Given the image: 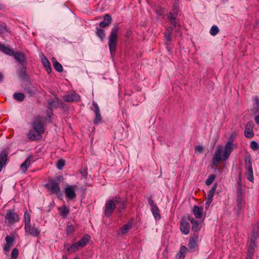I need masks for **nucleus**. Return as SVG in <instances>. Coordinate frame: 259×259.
<instances>
[{
	"label": "nucleus",
	"instance_id": "1",
	"mask_svg": "<svg viewBox=\"0 0 259 259\" xmlns=\"http://www.w3.org/2000/svg\"><path fill=\"white\" fill-rule=\"evenodd\" d=\"M116 206L120 211L126 207L125 201L118 195L106 201L104 211L105 215L107 218L110 217L114 212Z\"/></svg>",
	"mask_w": 259,
	"mask_h": 259
},
{
	"label": "nucleus",
	"instance_id": "2",
	"mask_svg": "<svg viewBox=\"0 0 259 259\" xmlns=\"http://www.w3.org/2000/svg\"><path fill=\"white\" fill-rule=\"evenodd\" d=\"M119 27L117 25L114 26L111 29L108 37V46L110 53L112 56L114 55L117 49L118 43V32Z\"/></svg>",
	"mask_w": 259,
	"mask_h": 259
},
{
	"label": "nucleus",
	"instance_id": "3",
	"mask_svg": "<svg viewBox=\"0 0 259 259\" xmlns=\"http://www.w3.org/2000/svg\"><path fill=\"white\" fill-rule=\"evenodd\" d=\"M245 168L246 169L245 175L247 179L251 182H253L254 177L253 175V169L252 166V160L250 155H248L245 157Z\"/></svg>",
	"mask_w": 259,
	"mask_h": 259
},
{
	"label": "nucleus",
	"instance_id": "4",
	"mask_svg": "<svg viewBox=\"0 0 259 259\" xmlns=\"http://www.w3.org/2000/svg\"><path fill=\"white\" fill-rule=\"evenodd\" d=\"M5 219L7 221L8 225L11 226L19 221V217L14 210L9 209L7 211Z\"/></svg>",
	"mask_w": 259,
	"mask_h": 259
},
{
	"label": "nucleus",
	"instance_id": "5",
	"mask_svg": "<svg viewBox=\"0 0 259 259\" xmlns=\"http://www.w3.org/2000/svg\"><path fill=\"white\" fill-rule=\"evenodd\" d=\"M51 194H57L60 191V183L55 180H49V183L45 185Z\"/></svg>",
	"mask_w": 259,
	"mask_h": 259
},
{
	"label": "nucleus",
	"instance_id": "6",
	"mask_svg": "<svg viewBox=\"0 0 259 259\" xmlns=\"http://www.w3.org/2000/svg\"><path fill=\"white\" fill-rule=\"evenodd\" d=\"M31 125L32 129L39 132L42 134L44 133L45 127L41 117L39 116H35L31 122Z\"/></svg>",
	"mask_w": 259,
	"mask_h": 259
},
{
	"label": "nucleus",
	"instance_id": "7",
	"mask_svg": "<svg viewBox=\"0 0 259 259\" xmlns=\"http://www.w3.org/2000/svg\"><path fill=\"white\" fill-rule=\"evenodd\" d=\"M189 217L188 218L181 219L180 224V229L182 233L185 235L189 234L190 229Z\"/></svg>",
	"mask_w": 259,
	"mask_h": 259
},
{
	"label": "nucleus",
	"instance_id": "8",
	"mask_svg": "<svg viewBox=\"0 0 259 259\" xmlns=\"http://www.w3.org/2000/svg\"><path fill=\"white\" fill-rule=\"evenodd\" d=\"M76 188L77 186L76 185H67L64 189V193L66 197L69 200L74 199L76 196L75 193Z\"/></svg>",
	"mask_w": 259,
	"mask_h": 259
},
{
	"label": "nucleus",
	"instance_id": "9",
	"mask_svg": "<svg viewBox=\"0 0 259 259\" xmlns=\"http://www.w3.org/2000/svg\"><path fill=\"white\" fill-rule=\"evenodd\" d=\"M25 231L26 234L33 236L38 237L40 235V230L38 227L31 226V224L24 226Z\"/></svg>",
	"mask_w": 259,
	"mask_h": 259
},
{
	"label": "nucleus",
	"instance_id": "10",
	"mask_svg": "<svg viewBox=\"0 0 259 259\" xmlns=\"http://www.w3.org/2000/svg\"><path fill=\"white\" fill-rule=\"evenodd\" d=\"M235 148H236V146L233 145L232 142H228L225 146L224 151L222 155V160L224 161L226 160L229 157L232 150Z\"/></svg>",
	"mask_w": 259,
	"mask_h": 259
},
{
	"label": "nucleus",
	"instance_id": "11",
	"mask_svg": "<svg viewBox=\"0 0 259 259\" xmlns=\"http://www.w3.org/2000/svg\"><path fill=\"white\" fill-rule=\"evenodd\" d=\"M8 151L4 149L0 152V172L6 166L8 162Z\"/></svg>",
	"mask_w": 259,
	"mask_h": 259
},
{
	"label": "nucleus",
	"instance_id": "12",
	"mask_svg": "<svg viewBox=\"0 0 259 259\" xmlns=\"http://www.w3.org/2000/svg\"><path fill=\"white\" fill-rule=\"evenodd\" d=\"M259 238V224L256 223L253 226L251 234L250 236V243L256 244V240Z\"/></svg>",
	"mask_w": 259,
	"mask_h": 259
},
{
	"label": "nucleus",
	"instance_id": "13",
	"mask_svg": "<svg viewBox=\"0 0 259 259\" xmlns=\"http://www.w3.org/2000/svg\"><path fill=\"white\" fill-rule=\"evenodd\" d=\"M13 56L21 66L27 65V58L24 53L20 52H15Z\"/></svg>",
	"mask_w": 259,
	"mask_h": 259
},
{
	"label": "nucleus",
	"instance_id": "14",
	"mask_svg": "<svg viewBox=\"0 0 259 259\" xmlns=\"http://www.w3.org/2000/svg\"><path fill=\"white\" fill-rule=\"evenodd\" d=\"M41 134L39 132L32 129L29 130L26 135L29 140L34 141L39 140L41 137Z\"/></svg>",
	"mask_w": 259,
	"mask_h": 259
},
{
	"label": "nucleus",
	"instance_id": "15",
	"mask_svg": "<svg viewBox=\"0 0 259 259\" xmlns=\"http://www.w3.org/2000/svg\"><path fill=\"white\" fill-rule=\"evenodd\" d=\"M63 99L68 102H79L80 100V97L77 93L73 92L64 96Z\"/></svg>",
	"mask_w": 259,
	"mask_h": 259
},
{
	"label": "nucleus",
	"instance_id": "16",
	"mask_svg": "<svg viewBox=\"0 0 259 259\" xmlns=\"http://www.w3.org/2000/svg\"><path fill=\"white\" fill-rule=\"evenodd\" d=\"M222 152V148L219 147L214 152V156L212 159V165L215 166L218 164L222 159L221 158V153Z\"/></svg>",
	"mask_w": 259,
	"mask_h": 259
},
{
	"label": "nucleus",
	"instance_id": "17",
	"mask_svg": "<svg viewBox=\"0 0 259 259\" xmlns=\"http://www.w3.org/2000/svg\"><path fill=\"white\" fill-rule=\"evenodd\" d=\"M198 236L196 233H194L192 237H190L189 241L188 247L192 251H195L197 246V240Z\"/></svg>",
	"mask_w": 259,
	"mask_h": 259
},
{
	"label": "nucleus",
	"instance_id": "18",
	"mask_svg": "<svg viewBox=\"0 0 259 259\" xmlns=\"http://www.w3.org/2000/svg\"><path fill=\"white\" fill-rule=\"evenodd\" d=\"M34 157L32 155H29L27 158L23 162L20 166V170L23 173H25L27 168L31 164L32 161H33Z\"/></svg>",
	"mask_w": 259,
	"mask_h": 259
},
{
	"label": "nucleus",
	"instance_id": "19",
	"mask_svg": "<svg viewBox=\"0 0 259 259\" xmlns=\"http://www.w3.org/2000/svg\"><path fill=\"white\" fill-rule=\"evenodd\" d=\"M18 74L20 78L24 80H28L29 77L26 73V65H22L18 70Z\"/></svg>",
	"mask_w": 259,
	"mask_h": 259
},
{
	"label": "nucleus",
	"instance_id": "20",
	"mask_svg": "<svg viewBox=\"0 0 259 259\" xmlns=\"http://www.w3.org/2000/svg\"><path fill=\"white\" fill-rule=\"evenodd\" d=\"M111 20L112 18L111 16L108 14H105L104 16L103 21L100 23L99 26L101 28L106 27L111 24Z\"/></svg>",
	"mask_w": 259,
	"mask_h": 259
},
{
	"label": "nucleus",
	"instance_id": "21",
	"mask_svg": "<svg viewBox=\"0 0 259 259\" xmlns=\"http://www.w3.org/2000/svg\"><path fill=\"white\" fill-rule=\"evenodd\" d=\"M256 244L250 243L247 248V256L246 259H252Z\"/></svg>",
	"mask_w": 259,
	"mask_h": 259
},
{
	"label": "nucleus",
	"instance_id": "22",
	"mask_svg": "<svg viewBox=\"0 0 259 259\" xmlns=\"http://www.w3.org/2000/svg\"><path fill=\"white\" fill-rule=\"evenodd\" d=\"M24 91L28 93L30 96H32L37 92V89L31 83L26 84L24 87Z\"/></svg>",
	"mask_w": 259,
	"mask_h": 259
},
{
	"label": "nucleus",
	"instance_id": "23",
	"mask_svg": "<svg viewBox=\"0 0 259 259\" xmlns=\"http://www.w3.org/2000/svg\"><path fill=\"white\" fill-rule=\"evenodd\" d=\"M187 250L188 248L185 246H181L180 247V251L176 255L175 258L184 259L186 255Z\"/></svg>",
	"mask_w": 259,
	"mask_h": 259
},
{
	"label": "nucleus",
	"instance_id": "24",
	"mask_svg": "<svg viewBox=\"0 0 259 259\" xmlns=\"http://www.w3.org/2000/svg\"><path fill=\"white\" fill-rule=\"evenodd\" d=\"M190 222L192 224V230L195 233L197 232L200 230V223L197 221L194 220L193 217H189Z\"/></svg>",
	"mask_w": 259,
	"mask_h": 259
},
{
	"label": "nucleus",
	"instance_id": "25",
	"mask_svg": "<svg viewBox=\"0 0 259 259\" xmlns=\"http://www.w3.org/2000/svg\"><path fill=\"white\" fill-rule=\"evenodd\" d=\"M0 51L10 56H13L15 53L13 50L1 44H0Z\"/></svg>",
	"mask_w": 259,
	"mask_h": 259
},
{
	"label": "nucleus",
	"instance_id": "26",
	"mask_svg": "<svg viewBox=\"0 0 259 259\" xmlns=\"http://www.w3.org/2000/svg\"><path fill=\"white\" fill-rule=\"evenodd\" d=\"M203 208L201 207L195 205L193 208V212L196 218L200 219L202 217Z\"/></svg>",
	"mask_w": 259,
	"mask_h": 259
},
{
	"label": "nucleus",
	"instance_id": "27",
	"mask_svg": "<svg viewBox=\"0 0 259 259\" xmlns=\"http://www.w3.org/2000/svg\"><path fill=\"white\" fill-rule=\"evenodd\" d=\"M90 239V236L88 234H85L77 242L78 245H79L80 247H83L89 243Z\"/></svg>",
	"mask_w": 259,
	"mask_h": 259
},
{
	"label": "nucleus",
	"instance_id": "28",
	"mask_svg": "<svg viewBox=\"0 0 259 259\" xmlns=\"http://www.w3.org/2000/svg\"><path fill=\"white\" fill-rule=\"evenodd\" d=\"M51 60L55 69L59 72H62L63 70L62 65L57 61L55 57H52Z\"/></svg>",
	"mask_w": 259,
	"mask_h": 259
},
{
	"label": "nucleus",
	"instance_id": "29",
	"mask_svg": "<svg viewBox=\"0 0 259 259\" xmlns=\"http://www.w3.org/2000/svg\"><path fill=\"white\" fill-rule=\"evenodd\" d=\"M236 202L237 204L235 208V211L237 214L239 215L241 213V210L244 207L243 199H236Z\"/></svg>",
	"mask_w": 259,
	"mask_h": 259
},
{
	"label": "nucleus",
	"instance_id": "30",
	"mask_svg": "<svg viewBox=\"0 0 259 259\" xmlns=\"http://www.w3.org/2000/svg\"><path fill=\"white\" fill-rule=\"evenodd\" d=\"M177 15V14H173V12H170L168 16V18L170 23L174 27H177V22L176 20V17Z\"/></svg>",
	"mask_w": 259,
	"mask_h": 259
},
{
	"label": "nucleus",
	"instance_id": "31",
	"mask_svg": "<svg viewBox=\"0 0 259 259\" xmlns=\"http://www.w3.org/2000/svg\"><path fill=\"white\" fill-rule=\"evenodd\" d=\"M154 218L156 220H159L161 218L160 210L157 206L151 208Z\"/></svg>",
	"mask_w": 259,
	"mask_h": 259
},
{
	"label": "nucleus",
	"instance_id": "32",
	"mask_svg": "<svg viewBox=\"0 0 259 259\" xmlns=\"http://www.w3.org/2000/svg\"><path fill=\"white\" fill-rule=\"evenodd\" d=\"M96 35L100 38L101 41H103L105 37V31L101 28H96Z\"/></svg>",
	"mask_w": 259,
	"mask_h": 259
},
{
	"label": "nucleus",
	"instance_id": "33",
	"mask_svg": "<svg viewBox=\"0 0 259 259\" xmlns=\"http://www.w3.org/2000/svg\"><path fill=\"white\" fill-rule=\"evenodd\" d=\"M41 61H42V63L44 66L46 68V70L47 72L48 73H50L51 72L52 69H51L50 63L49 60L45 57H44L43 58H42Z\"/></svg>",
	"mask_w": 259,
	"mask_h": 259
},
{
	"label": "nucleus",
	"instance_id": "34",
	"mask_svg": "<svg viewBox=\"0 0 259 259\" xmlns=\"http://www.w3.org/2000/svg\"><path fill=\"white\" fill-rule=\"evenodd\" d=\"M254 104L252 108V112L254 114L259 113V98L257 97H254L253 99Z\"/></svg>",
	"mask_w": 259,
	"mask_h": 259
},
{
	"label": "nucleus",
	"instance_id": "35",
	"mask_svg": "<svg viewBox=\"0 0 259 259\" xmlns=\"http://www.w3.org/2000/svg\"><path fill=\"white\" fill-rule=\"evenodd\" d=\"M59 210L60 214L64 219H65L69 213V209L66 206L60 207L59 208Z\"/></svg>",
	"mask_w": 259,
	"mask_h": 259
},
{
	"label": "nucleus",
	"instance_id": "36",
	"mask_svg": "<svg viewBox=\"0 0 259 259\" xmlns=\"http://www.w3.org/2000/svg\"><path fill=\"white\" fill-rule=\"evenodd\" d=\"M133 225V222H129L126 224L123 225V226L121 229V232L122 234H126L128 231L132 228Z\"/></svg>",
	"mask_w": 259,
	"mask_h": 259
},
{
	"label": "nucleus",
	"instance_id": "37",
	"mask_svg": "<svg viewBox=\"0 0 259 259\" xmlns=\"http://www.w3.org/2000/svg\"><path fill=\"white\" fill-rule=\"evenodd\" d=\"M14 99L18 101V102H22L25 98V95L23 93H15L13 94Z\"/></svg>",
	"mask_w": 259,
	"mask_h": 259
},
{
	"label": "nucleus",
	"instance_id": "38",
	"mask_svg": "<svg viewBox=\"0 0 259 259\" xmlns=\"http://www.w3.org/2000/svg\"><path fill=\"white\" fill-rule=\"evenodd\" d=\"M244 133L245 137L249 139L252 138L254 135L253 129L249 128H245Z\"/></svg>",
	"mask_w": 259,
	"mask_h": 259
},
{
	"label": "nucleus",
	"instance_id": "39",
	"mask_svg": "<svg viewBox=\"0 0 259 259\" xmlns=\"http://www.w3.org/2000/svg\"><path fill=\"white\" fill-rule=\"evenodd\" d=\"M79 247H80L79 245H78V243H75L72 244L70 246L67 248L68 251L69 252H75L77 251Z\"/></svg>",
	"mask_w": 259,
	"mask_h": 259
},
{
	"label": "nucleus",
	"instance_id": "40",
	"mask_svg": "<svg viewBox=\"0 0 259 259\" xmlns=\"http://www.w3.org/2000/svg\"><path fill=\"white\" fill-rule=\"evenodd\" d=\"M30 220H31V219H30V214L27 211H25L24 213V223H25L24 226H26L30 225L31 224Z\"/></svg>",
	"mask_w": 259,
	"mask_h": 259
},
{
	"label": "nucleus",
	"instance_id": "41",
	"mask_svg": "<svg viewBox=\"0 0 259 259\" xmlns=\"http://www.w3.org/2000/svg\"><path fill=\"white\" fill-rule=\"evenodd\" d=\"M215 178L216 176L214 174L209 175L207 179L205 182V184L207 186L210 185L213 183Z\"/></svg>",
	"mask_w": 259,
	"mask_h": 259
},
{
	"label": "nucleus",
	"instance_id": "42",
	"mask_svg": "<svg viewBox=\"0 0 259 259\" xmlns=\"http://www.w3.org/2000/svg\"><path fill=\"white\" fill-rule=\"evenodd\" d=\"M75 231V227L71 224H68L66 227V233L68 235L72 234Z\"/></svg>",
	"mask_w": 259,
	"mask_h": 259
},
{
	"label": "nucleus",
	"instance_id": "43",
	"mask_svg": "<svg viewBox=\"0 0 259 259\" xmlns=\"http://www.w3.org/2000/svg\"><path fill=\"white\" fill-rule=\"evenodd\" d=\"M171 35L172 34L165 32L164 33V38L166 40L165 42V45L166 46V48H168V46L169 45V42L171 40Z\"/></svg>",
	"mask_w": 259,
	"mask_h": 259
},
{
	"label": "nucleus",
	"instance_id": "44",
	"mask_svg": "<svg viewBox=\"0 0 259 259\" xmlns=\"http://www.w3.org/2000/svg\"><path fill=\"white\" fill-rule=\"evenodd\" d=\"M219 32V29L216 25H213L210 30V34L212 36H215Z\"/></svg>",
	"mask_w": 259,
	"mask_h": 259
},
{
	"label": "nucleus",
	"instance_id": "45",
	"mask_svg": "<svg viewBox=\"0 0 259 259\" xmlns=\"http://www.w3.org/2000/svg\"><path fill=\"white\" fill-rule=\"evenodd\" d=\"M8 31V28L5 23H0V34H3Z\"/></svg>",
	"mask_w": 259,
	"mask_h": 259
},
{
	"label": "nucleus",
	"instance_id": "46",
	"mask_svg": "<svg viewBox=\"0 0 259 259\" xmlns=\"http://www.w3.org/2000/svg\"><path fill=\"white\" fill-rule=\"evenodd\" d=\"M217 187V184H214L213 186L212 187V188L209 191L208 196H207L208 197L213 198V197L214 196Z\"/></svg>",
	"mask_w": 259,
	"mask_h": 259
},
{
	"label": "nucleus",
	"instance_id": "47",
	"mask_svg": "<svg viewBox=\"0 0 259 259\" xmlns=\"http://www.w3.org/2000/svg\"><path fill=\"white\" fill-rule=\"evenodd\" d=\"M174 28V27L173 26V25H172V26H169L166 28L165 32L172 34ZM175 28H176V31L178 32L180 29L179 24H177V27H175Z\"/></svg>",
	"mask_w": 259,
	"mask_h": 259
},
{
	"label": "nucleus",
	"instance_id": "48",
	"mask_svg": "<svg viewBox=\"0 0 259 259\" xmlns=\"http://www.w3.org/2000/svg\"><path fill=\"white\" fill-rule=\"evenodd\" d=\"M95 115H96V117L94 120V123L95 125H97L99 123L101 122L102 117H101L100 112L98 113H95Z\"/></svg>",
	"mask_w": 259,
	"mask_h": 259
},
{
	"label": "nucleus",
	"instance_id": "49",
	"mask_svg": "<svg viewBox=\"0 0 259 259\" xmlns=\"http://www.w3.org/2000/svg\"><path fill=\"white\" fill-rule=\"evenodd\" d=\"M237 199H243L242 189L240 185L237 188Z\"/></svg>",
	"mask_w": 259,
	"mask_h": 259
},
{
	"label": "nucleus",
	"instance_id": "50",
	"mask_svg": "<svg viewBox=\"0 0 259 259\" xmlns=\"http://www.w3.org/2000/svg\"><path fill=\"white\" fill-rule=\"evenodd\" d=\"M250 147L253 150H257L259 149V145L255 141H251L250 145Z\"/></svg>",
	"mask_w": 259,
	"mask_h": 259
},
{
	"label": "nucleus",
	"instance_id": "51",
	"mask_svg": "<svg viewBox=\"0 0 259 259\" xmlns=\"http://www.w3.org/2000/svg\"><path fill=\"white\" fill-rule=\"evenodd\" d=\"M6 243L10 245H13L14 241V238L12 236H7L5 238Z\"/></svg>",
	"mask_w": 259,
	"mask_h": 259
},
{
	"label": "nucleus",
	"instance_id": "52",
	"mask_svg": "<svg viewBox=\"0 0 259 259\" xmlns=\"http://www.w3.org/2000/svg\"><path fill=\"white\" fill-rule=\"evenodd\" d=\"M179 11V4L175 2L172 6V10L171 12H173V14H177Z\"/></svg>",
	"mask_w": 259,
	"mask_h": 259
},
{
	"label": "nucleus",
	"instance_id": "53",
	"mask_svg": "<svg viewBox=\"0 0 259 259\" xmlns=\"http://www.w3.org/2000/svg\"><path fill=\"white\" fill-rule=\"evenodd\" d=\"M93 107L92 108V110L94 111L95 113H98L100 112L99 107L97 103L94 102L93 103Z\"/></svg>",
	"mask_w": 259,
	"mask_h": 259
},
{
	"label": "nucleus",
	"instance_id": "54",
	"mask_svg": "<svg viewBox=\"0 0 259 259\" xmlns=\"http://www.w3.org/2000/svg\"><path fill=\"white\" fill-rule=\"evenodd\" d=\"M65 165V162L63 159H60L57 162V168L59 169H61Z\"/></svg>",
	"mask_w": 259,
	"mask_h": 259
},
{
	"label": "nucleus",
	"instance_id": "55",
	"mask_svg": "<svg viewBox=\"0 0 259 259\" xmlns=\"http://www.w3.org/2000/svg\"><path fill=\"white\" fill-rule=\"evenodd\" d=\"M148 203L151 207V208L152 207H155L156 206H157V205L156 204L154 203V200L152 199V196H150L148 199Z\"/></svg>",
	"mask_w": 259,
	"mask_h": 259
},
{
	"label": "nucleus",
	"instance_id": "56",
	"mask_svg": "<svg viewBox=\"0 0 259 259\" xmlns=\"http://www.w3.org/2000/svg\"><path fill=\"white\" fill-rule=\"evenodd\" d=\"M19 254L18 249L17 248H14L13 249L11 253V256L13 257L17 258Z\"/></svg>",
	"mask_w": 259,
	"mask_h": 259
},
{
	"label": "nucleus",
	"instance_id": "57",
	"mask_svg": "<svg viewBox=\"0 0 259 259\" xmlns=\"http://www.w3.org/2000/svg\"><path fill=\"white\" fill-rule=\"evenodd\" d=\"M253 127H254V123L251 121H249L248 122H247V123H246V124L245 125V128H249L250 129H253Z\"/></svg>",
	"mask_w": 259,
	"mask_h": 259
},
{
	"label": "nucleus",
	"instance_id": "58",
	"mask_svg": "<svg viewBox=\"0 0 259 259\" xmlns=\"http://www.w3.org/2000/svg\"><path fill=\"white\" fill-rule=\"evenodd\" d=\"M213 198L207 197L205 202V207L207 208L209 206L210 204L212 201Z\"/></svg>",
	"mask_w": 259,
	"mask_h": 259
},
{
	"label": "nucleus",
	"instance_id": "59",
	"mask_svg": "<svg viewBox=\"0 0 259 259\" xmlns=\"http://www.w3.org/2000/svg\"><path fill=\"white\" fill-rule=\"evenodd\" d=\"M195 152L201 153L203 151V148L202 146H200V145L197 146L195 148Z\"/></svg>",
	"mask_w": 259,
	"mask_h": 259
},
{
	"label": "nucleus",
	"instance_id": "60",
	"mask_svg": "<svg viewBox=\"0 0 259 259\" xmlns=\"http://www.w3.org/2000/svg\"><path fill=\"white\" fill-rule=\"evenodd\" d=\"M12 246V245L6 243V244L4 246V251H5L6 252L9 251Z\"/></svg>",
	"mask_w": 259,
	"mask_h": 259
},
{
	"label": "nucleus",
	"instance_id": "61",
	"mask_svg": "<svg viewBox=\"0 0 259 259\" xmlns=\"http://www.w3.org/2000/svg\"><path fill=\"white\" fill-rule=\"evenodd\" d=\"M80 173L83 177H86L87 176V171L85 169L80 170Z\"/></svg>",
	"mask_w": 259,
	"mask_h": 259
},
{
	"label": "nucleus",
	"instance_id": "62",
	"mask_svg": "<svg viewBox=\"0 0 259 259\" xmlns=\"http://www.w3.org/2000/svg\"><path fill=\"white\" fill-rule=\"evenodd\" d=\"M254 120L256 124H259V115L254 117Z\"/></svg>",
	"mask_w": 259,
	"mask_h": 259
},
{
	"label": "nucleus",
	"instance_id": "63",
	"mask_svg": "<svg viewBox=\"0 0 259 259\" xmlns=\"http://www.w3.org/2000/svg\"><path fill=\"white\" fill-rule=\"evenodd\" d=\"M235 136V135H234V134H232L230 137L229 141L233 142V139H234Z\"/></svg>",
	"mask_w": 259,
	"mask_h": 259
},
{
	"label": "nucleus",
	"instance_id": "64",
	"mask_svg": "<svg viewBox=\"0 0 259 259\" xmlns=\"http://www.w3.org/2000/svg\"><path fill=\"white\" fill-rule=\"evenodd\" d=\"M254 27L257 28L259 27V20L257 21L254 25Z\"/></svg>",
	"mask_w": 259,
	"mask_h": 259
}]
</instances>
